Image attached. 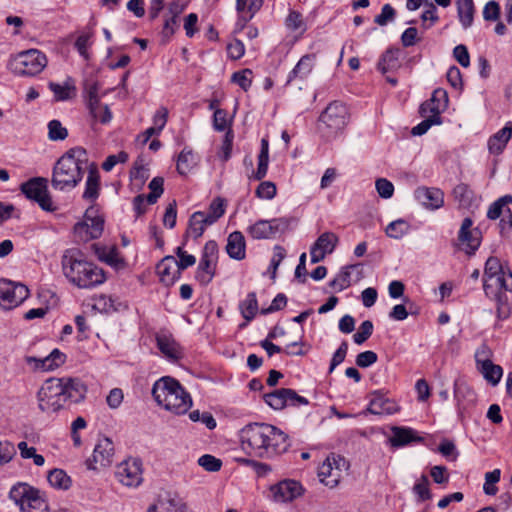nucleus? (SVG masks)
I'll list each match as a JSON object with an SVG mask.
<instances>
[{"label": "nucleus", "instance_id": "nucleus-45", "mask_svg": "<svg viewBox=\"0 0 512 512\" xmlns=\"http://www.w3.org/2000/svg\"><path fill=\"white\" fill-rule=\"evenodd\" d=\"M49 88L54 93V98L56 101H66L75 96L76 88L74 85H70L68 82H66L64 85L50 82Z\"/></svg>", "mask_w": 512, "mask_h": 512}, {"label": "nucleus", "instance_id": "nucleus-47", "mask_svg": "<svg viewBox=\"0 0 512 512\" xmlns=\"http://www.w3.org/2000/svg\"><path fill=\"white\" fill-rule=\"evenodd\" d=\"M408 231L409 224L402 219L392 221L391 223L388 224V226L385 229L387 236L394 239L402 238L404 235L408 233Z\"/></svg>", "mask_w": 512, "mask_h": 512}, {"label": "nucleus", "instance_id": "nucleus-60", "mask_svg": "<svg viewBox=\"0 0 512 512\" xmlns=\"http://www.w3.org/2000/svg\"><path fill=\"white\" fill-rule=\"evenodd\" d=\"M395 16V9L390 4H385L382 6L381 13L375 16L374 22L380 26H385L388 22L393 21Z\"/></svg>", "mask_w": 512, "mask_h": 512}, {"label": "nucleus", "instance_id": "nucleus-54", "mask_svg": "<svg viewBox=\"0 0 512 512\" xmlns=\"http://www.w3.org/2000/svg\"><path fill=\"white\" fill-rule=\"evenodd\" d=\"M373 333V323L370 320L363 321L358 331L353 335V340L356 344L361 345L367 341Z\"/></svg>", "mask_w": 512, "mask_h": 512}, {"label": "nucleus", "instance_id": "nucleus-1", "mask_svg": "<svg viewBox=\"0 0 512 512\" xmlns=\"http://www.w3.org/2000/svg\"><path fill=\"white\" fill-rule=\"evenodd\" d=\"M241 444L250 455L271 458L287 451L288 435L267 423H253L241 430Z\"/></svg>", "mask_w": 512, "mask_h": 512}, {"label": "nucleus", "instance_id": "nucleus-56", "mask_svg": "<svg viewBox=\"0 0 512 512\" xmlns=\"http://www.w3.org/2000/svg\"><path fill=\"white\" fill-rule=\"evenodd\" d=\"M198 465L208 472H217L222 467V461L213 455L205 454L199 457Z\"/></svg>", "mask_w": 512, "mask_h": 512}, {"label": "nucleus", "instance_id": "nucleus-49", "mask_svg": "<svg viewBox=\"0 0 512 512\" xmlns=\"http://www.w3.org/2000/svg\"><path fill=\"white\" fill-rule=\"evenodd\" d=\"M510 203H512V195L507 194L498 198L490 205L487 211V217L491 220L498 219L502 214L504 207Z\"/></svg>", "mask_w": 512, "mask_h": 512}, {"label": "nucleus", "instance_id": "nucleus-7", "mask_svg": "<svg viewBox=\"0 0 512 512\" xmlns=\"http://www.w3.org/2000/svg\"><path fill=\"white\" fill-rule=\"evenodd\" d=\"M46 65V55L38 49L18 53L11 63L12 71L20 76H35L42 72Z\"/></svg>", "mask_w": 512, "mask_h": 512}, {"label": "nucleus", "instance_id": "nucleus-15", "mask_svg": "<svg viewBox=\"0 0 512 512\" xmlns=\"http://www.w3.org/2000/svg\"><path fill=\"white\" fill-rule=\"evenodd\" d=\"M113 455V442L107 437L101 438L94 448L92 457L86 460L87 468L97 470V464L100 467H107L112 463Z\"/></svg>", "mask_w": 512, "mask_h": 512}, {"label": "nucleus", "instance_id": "nucleus-39", "mask_svg": "<svg viewBox=\"0 0 512 512\" xmlns=\"http://www.w3.org/2000/svg\"><path fill=\"white\" fill-rule=\"evenodd\" d=\"M225 213V200L221 197H216L210 203L208 210L203 211L204 217L207 219L208 224L213 225Z\"/></svg>", "mask_w": 512, "mask_h": 512}, {"label": "nucleus", "instance_id": "nucleus-52", "mask_svg": "<svg viewBox=\"0 0 512 512\" xmlns=\"http://www.w3.org/2000/svg\"><path fill=\"white\" fill-rule=\"evenodd\" d=\"M501 471L500 469H494L493 471L485 474V483L483 485V491L486 495L493 496L497 493L498 488L495 486L500 481Z\"/></svg>", "mask_w": 512, "mask_h": 512}, {"label": "nucleus", "instance_id": "nucleus-33", "mask_svg": "<svg viewBox=\"0 0 512 512\" xmlns=\"http://www.w3.org/2000/svg\"><path fill=\"white\" fill-rule=\"evenodd\" d=\"M401 51L399 48H388L380 57L377 68L382 74L395 70L400 67L399 55Z\"/></svg>", "mask_w": 512, "mask_h": 512}, {"label": "nucleus", "instance_id": "nucleus-42", "mask_svg": "<svg viewBox=\"0 0 512 512\" xmlns=\"http://www.w3.org/2000/svg\"><path fill=\"white\" fill-rule=\"evenodd\" d=\"M243 318L250 322L253 320L258 312V301L255 292L247 294L245 300L239 305Z\"/></svg>", "mask_w": 512, "mask_h": 512}, {"label": "nucleus", "instance_id": "nucleus-8", "mask_svg": "<svg viewBox=\"0 0 512 512\" xmlns=\"http://www.w3.org/2000/svg\"><path fill=\"white\" fill-rule=\"evenodd\" d=\"M48 180L43 177H34L20 186L26 198L35 201L44 211L52 212L56 208L47 189Z\"/></svg>", "mask_w": 512, "mask_h": 512}, {"label": "nucleus", "instance_id": "nucleus-30", "mask_svg": "<svg viewBox=\"0 0 512 512\" xmlns=\"http://www.w3.org/2000/svg\"><path fill=\"white\" fill-rule=\"evenodd\" d=\"M512 136V122H507L505 126L492 135L488 140V150L491 154L499 155L505 149Z\"/></svg>", "mask_w": 512, "mask_h": 512}, {"label": "nucleus", "instance_id": "nucleus-10", "mask_svg": "<svg viewBox=\"0 0 512 512\" xmlns=\"http://www.w3.org/2000/svg\"><path fill=\"white\" fill-rule=\"evenodd\" d=\"M507 277L509 282L506 279V274L502 269L499 259L496 257H489L484 268L483 289L486 296H489L491 294L490 291L494 290L492 284L489 283V281L494 278L496 284L499 285L501 289L512 292V273L509 272Z\"/></svg>", "mask_w": 512, "mask_h": 512}, {"label": "nucleus", "instance_id": "nucleus-38", "mask_svg": "<svg viewBox=\"0 0 512 512\" xmlns=\"http://www.w3.org/2000/svg\"><path fill=\"white\" fill-rule=\"evenodd\" d=\"M287 388L276 389L263 395L265 403L274 410H282L287 406Z\"/></svg>", "mask_w": 512, "mask_h": 512}, {"label": "nucleus", "instance_id": "nucleus-44", "mask_svg": "<svg viewBox=\"0 0 512 512\" xmlns=\"http://www.w3.org/2000/svg\"><path fill=\"white\" fill-rule=\"evenodd\" d=\"M65 361L66 355L59 349H54L48 356L42 358L41 371H52L64 364Z\"/></svg>", "mask_w": 512, "mask_h": 512}, {"label": "nucleus", "instance_id": "nucleus-13", "mask_svg": "<svg viewBox=\"0 0 512 512\" xmlns=\"http://www.w3.org/2000/svg\"><path fill=\"white\" fill-rule=\"evenodd\" d=\"M289 227L286 218H274L272 220H259L248 227L249 235L254 239H269L278 233H284Z\"/></svg>", "mask_w": 512, "mask_h": 512}, {"label": "nucleus", "instance_id": "nucleus-21", "mask_svg": "<svg viewBox=\"0 0 512 512\" xmlns=\"http://www.w3.org/2000/svg\"><path fill=\"white\" fill-rule=\"evenodd\" d=\"M484 356H486L485 347L476 351L475 360L478 369L485 380L495 386L501 380L503 369L501 366L494 364L490 359L484 358Z\"/></svg>", "mask_w": 512, "mask_h": 512}, {"label": "nucleus", "instance_id": "nucleus-6", "mask_svg": "<svg viewBox=\"0 0 512 512\" xmlns=\"http://www.w3.org/2000/svg\"><path fill=\"white\" fill-rule=\"evenodd\" d=\"M348 110L340 102L330 103L319 117V130L325 137L331 138L342 131L347 124Z\"/></svg>", "mask_w": 512, "mask_h": 512}, {"label": "nucleus", "instance_id": "nucleus-34", "mask_svg": "<svg viewBox=\"0 0 512 512\" xmlns=\"http://www.w3.org/2000/svg\"><path fill=\"white\" fill-rule=\"evenodd\" d=\"M457 14L459 21L464 29L473 24L475 7L473 0H457Z\"/></svg>", "mask_w": 512, "mask_h": 512}, {"label": "nucleus", "instance_id": "nucleus-37", "mask_svg": "<svg viewBox=\"0 0 512 512\" xmlns=\"http://www.w3.org/2000/svg\"><path fill=\"white\" fill-rule=\"evenodd\" d=\"M369 411L373 414H391L395 409L394 404L390 400L385 399L379 392H374L373 398L369 403Z\"/></svg>", "mask_w": 512, "mask_h": 512}, {"label": "nucleus", "instance_id": "nucleus-46", "mask_svg": "<svg viewBox=\"0 0 512 512\" xmlns=\"http://www.w3.org/2000/svg\"><path fill=\"white\" fill-rule=\"evenodd\" d=\"M424 119L414 126L411 130V134L414 136L424 135L433 125H439L442 123L441 116L427 114Z\"/></svg>", "mask_w": 512, "mask_h": 512}, {"label": "nucleus", "instance_id": "nucleus-53", "mask_svg": "<svg viewBox=\"0 0 512 512\" xmlns=\"http://www.w3.org/2000/svg\"><path fill=\"white\" fill-rule=\"evenodd\" d=\"M231 81L247 91L252 84V71L250 69L236 71L232 74Z\"/></svg>", "mask_w": 512, "mask_h": 512}, {"label": "nucleus", "instance_id": "nucleus-25", "mask_svg": "<svg viewBox=\"0 0 512 512\" xmlns=\"http://www.w3.org/2000/svg\"><path fill=\"white\" fill-rule=\"evenodd\" d=\"M87 170L88 175L85 182V189L82 194V198L88 202L94 203L100 195V173L98 166L94 162L88 165Z\"/></svg>", "mask_w": 512, "mask_h": 512}, {"label": "nucleus", "instance_id": "nucleus-31", "mask_svg": "<svg viewBox=\"0 0 512 512\" xmlns=\"http://www.w3.org/2000/svg\"><path fill=\"white\" fill-rule=\"evenodd\" d=\"M226 252L230 258L243 260L246 256V242L240 231H234L229 234L226 244Z\"/></svg>", "mask_w": 512, "mask_h": 512}, {"label": "nucleus", "instance_id": "nucleus-22", "mask_svg": "<svg viewBox=\"0 0 512 512\" xmlns=\"http://www.w3.org/2000/svg\"><path fill=\"white\" fill-rule=\"evenodd\" d=\"M447 104V92L444 89L437 88L433 91L431 98L420 105L419 114L421 117H426L427 114L440 116L446 109Z\"/></svg>", "mask_w": 512, "mask_h": 512}, {"label": "nucleus", "instance_id": "nucleus-12", "mask_svg": "<svg viewBox=\"0 0 512 512\" xmlns=\"http://www.w3.org/2000/svg\"><path fill=\"white\" fill-rule=\"evenodd\" d=\"M115 476L124 486H139L143 481L141 460L138 458L124 460L117 466Z\"/></svg>", "mask_w": 512, "mask_h": 512}, {"label": "nucleus", "instance_id": "nucleus-9", "mask_svg": "<svg viewBox=\"0 0 512 512\" xmlns=\"http://www.w3.org/2000/svg\"><path fill=\"white\" fill-rule=\"evenodd\" d=\"M218 259V245L214 240L205 243L200 262L196 271V279L202 284H209L215 276Z\"/></svg>", "mask_w": 512, "mask_h": 512}, {"label": "nucleus", "instance_id": "nucleus-57", "mask_svg": "<svg viewBox=\"0 0 512 512\" xmlns=\"http://www.w3.org/2000/svg\"><path fill=\"white\" fill-rule=\"evenodd\" d=\"M149 177V169L137 160L130 171V179L139 182V185H143Z\"/></svg>", "mask_w": 512, "mask_h": 512}, {"label": "nucleus", "instance_id": "nucleus-3", "mask_svg": "<svg viewBox=\"0 0 512 512\" xmlns=\"http://www.w3.org/2000/svg\"><path fill=\"white\" fill-rule=\"evenodd\" d=\"M88 154L83 147H73L66 151L55 163L51 185L55 190L65 191L76 187L82 180L84 170L89 165Z\"/></svg>", "mask_w": 512, "mask_h": 512}, {"label": "nucleus", "instance_id": "nucleus-50", "mask_svg": "<svg viewBox=\"0 0 512 512\" xmlns=\"http://www.w3.org/2000/svg\"><path fill=\"white\" fill-rule=\"evenodd\" d=\"M263 0H236V10L240 12L247 11L250 15L244 18V22L249 21L254 14L262 7Z\"/></svg>", "mask_w": 512, "mask_h": 512}, {"label": "nucleus", "instance_id": "nucleus-43", "mask_svg": "<svg viewBox=\"0 0 512 512\" xmlns=\"http://www.w3.org/2000/svg\"><path fill=\"white\" fill-rule=\"evenodd\" d=\"M454 198L459 202L461 207H470L474 200V192L465 183L458 184L453 189Z\"/></svg>", "mask_w": 512, "mask_h": 512}, {"label": "nucleus", "instance_id": "nucleus-17", "mask_svg": "<svg viewBox=\"0 0 512 512\" xmlns=\"http://www.w3.org/2000/svg\"><path fill=\"white\" fill-rule=\"evenodd\" d=\"M156 345L169 361L176 362L183 357L181 346L168 330H160L155 335Z\"/></svg>", "mask_w": 512, "mask_h": 512}, {"label": "nucleus", "instance_id": "nucleus-14", "mask_svg": "<svg viewBox=\"0 0 512 512\" xmlns=\"http://www.w3.org/2000/svg\"><path fill=\"white\" fill-rule=\"evenodd\" d=\"M345 465V459L341 456L334 454L328 456L322 465L318 468V477L320 481L330 487L334 488L338 485L341 478V466Z\"/></svg>", "mask_w": 512, "mask_h": 512}, {"label": "nucleus", "instance_id": "nucleus-36", "mask_svg": "<svg viewBox=\"0 0 512 512\" xmlns=\"http://www.w3.org/2000/svg\"><path fill=\"white\" fill-rule=\"evenodd\" d=\"M358 265H347L341 268L336 277L329 282V287L336 292H341L351 285V270Z\"/></svg>", "mask_w": 512, "mask_h": 512}, {"label": "nucleus", "instance_id": "nucleus-20", "mask_svg": "<svg viewBox=\"0 0 512 512\" xmlns=\"http://www.w3.org/2000/svg\"><path fill=\"white\" fill-rule=\"evenodd\" d=\"M159 406L176 415H182L192 406V398L180 384L176 391L167 398V401H164Z\"/></svg>", "mask_w": 512, "mask_h": 512}, {"label": "nucleus", "instance_id": "nucleus-62", "mask_svg": "<svg viewBox=\"0 0 512 512\" xmlns=\"http://www.w3.org/2000/svg\"><path fill=\"white\" fill-rule=\"evenodd\" d=\"M413 491L418 495L421 501L429 500L431 498L432 495L429 490V481L427 476L422 475L420 481L414 485Z\"/></svg>", "mask_w": 512, "mask_h": 512}, {"label": "nucleus", "instance_id": "nucleus-11", "mask_svg": "<svg viewBox=\"0 0 512 512\" xmlns=\"http://www.w3.org/2000/svg\"><path fill=\"white\" fill-rule=\"evenodd\" d=\"M29 296V289L22 283L0 280V306L5 310L20 305Z\"/></svg>", "mask_w": 512, "mask_h": 512}, {"label": "nucleus", "instance_id": "nucleus-58", "mask_svg": "<svg viewBox=\"0 0 512 512\" xmlns=\"http://www.w3.org/2000/svg\"><path fill=\"white\" fill-rule=\"evenodd\" d=\"M276 191V185L273 182L264 181L258 185L255 194L260 199L271 200L275 197Z\"/></svg>", "mask_w": 512, "mask_h": 512}, {"label": "nucleus", "instance_id": "nucleus-59", "mask_svg": "<svg viewBox=\"0 0 512 512\" xmlns=\"http://www.w3.org/2000/svg\"><path fill=\"white\" fill-rule=\"evenodd\" d=\"M93 208H89L85 212V217L87 220H90V237H93L94 239H97L101 236L103 232V226H104V220L101 217H90L89 214L92 212Z\"/></svg>", "mask_w": 512, "mask_h": 512}, {"label": "nucleus", "instance_id": "nucleus-63", "mask_svg": "<svg viewBox=\"0 0 512 512\" xmlns=\"http://www.w3.org/2000/svg\"><path fill=\"white\" fill-rule=\"evenodd\" d=\"M375 187L380 197L388 199L393 196L394 185L389 180L385 178H379L376 180Z\"/></svg>", "mask_w": 512, "mask_h": 512}, {"label": "nucleus", "instance_id": "nucleus-19", "mask_svg": "<svg viewBox=\"0 0 512 512\" xmlns=\"http://www.w3.org/2000/svg\"><path fill=\"white\" fill-rule=\"evenodd\" d=\"M270 491L276 502H290L302 495L303 487L298 481L286 479L272 485Z\"/></svg>", "mask_w": 512, "mask_h": 512}, {"label": "nucleus", "instance_id": "nucleus-28", "mask_svg": "<svg viewBox=\"0 0 512 512\" xmlns=\"http://www.w3.org/2000/svg\"><path fill=\"white\" fill-rule=\"evenodd\" d=\"M180 382L173 377L164 376L158 379L152 387V396L155 402L160 405L176 391Z\"/></svg>", "mask_w": 512, "mask_h": 512}, {"label": "nucleus", "instance_id": "nucleus-64", "mask_svg": "<svg viewBox=\"0 0 512 512\" xmlns=\"http://www.w3.org/2000/svg\"><path fill=\"white\" fill-rule=\"evenodd\" d=\"M421 19L423 20V26L425 29H429L439 20L437 8L432 2H429L427 9L423 11Z\"/></svg>", "mask_w": 512, "mask_h": 512}, {"label": "nucleus", "instance_id": "nucleus-16", "mask_svg": "<svg viewBox=\"0 0 512 512\" xmlns=\"http://www.w3.org/2000/svg\"><path fill=\"white\" fill-rule=\"evenodd\" d=\"M473 221L466 217L463 219L458 232V241L465 245L464 251L468 255L475 254L481 244V232L476 228L472 229Z\"/></svg>", "mask_w": 512, "mask_h": 512}, {"label": "nucleus", "instance_id": "nucleus-61", "mask_svg": "<svg viewBox=\"0 0 512 512\" xmlns=\"http://www.w3.org/2000/svg\"><path fill=\"white\" fill-rule=\"evenodd\" d=\"M378 360V355L374 351L367 350L359 353L356 356L355 363L360 368H368L375 364Z\"/></svg>", "mask_w": 512, "mask_h": 512}, {"label": "nucleus", "instance_id": "nucleus-4", "mask_svg": "<svg viewBox=\"0 0 512 512\" xmlns=\"http://www.w3.org/2000/svg\"><path fill=\"white\" fill-rule=\"evenodd\" d=\"M61 265L64 276L79 288H93L106 279L103 269L87 261L84 253L77 248L64 252Z\"/></svg>", "mask_w": 512, "mask_h": 512}, {"label": "nucleus", "instance_id": "nucleus-27", "mask_svg": "<svg viewBox=\"0 0 512 512\" xmlns=\"http://www.w3.org/2000/svg\"><path fill=\"white\" fill-rule=\"evenodd\" d=\"M156 269L161 282L167 286L173 285L181 275L177 267V260L174 256H165L157 264Z\"/></svg>", "mask_w": 512, "mask_h": 512}, {"label": "nucleus", "instance_id": "nucleus-5", "mask_svg": "<svg viewBox=\"0 0 512 512\" xmlns=\"http://www.w3.org/2000/svg\"><path fill=\"white\" fill-rule=\"evenodd\" d=\"M9 497L21 512H49L48 503L40 496V491L28 483L13 485Z\"/></svg>", "mask_w": 512, "mask_h": 512}, {"label": "nucleus", "instance_id": "nucleus-2", "mask_svg": "<svg viewBox=\"0 0 512 512\" xmlns=\"http://www.w3.org/2000/svg\"><path fill=\"white\" fill-rule=\"evenodd\" d=\"M87 387L79 378H50L38 391L39 408L43 412H57L67 404L84 400Z\"/></svg>", "mask_w": 512, "mask_h": 512}, {"label": "nucleus", "instance_id": "nucleus-32", "mask_svg": "<svg viewBox=\"0 0 512 512\" xmlns=\"http://www.w3.org/2000/svg\"><path fill=\"white\" fill-rule=\"evenodd\" d=\"M208 226H211V224H208L203 211H195L188 220L185 237H192L197 240L203 235Z\"/></svg>", "mask_w": 512, "mask_h": 512}, {"label": "nucleus", "instance_id": "nucleus-35", "mask_svg": "<svg viewBox=\"0 0 512 512\" xmlns=\"http://www.w3.org/2000/svg\"><path fill=\"white\" fill-rule=\"evenodd\" d=\"M491 294L488 296L493 299L496 303V316L498 320H506L509 318L511 310L508 304V297L506 291L500 288V290L490 291Z\"/></svg>", "mask_w": 512, "mask_h": 512}, {"label": "nucleus", "instance_id": "nucleus-23", "mask_svg": "<svg viewBox=\"0 0 512 512\" xmlns=\"http://www.w3.org/2000/svg\"><path fill=\"white\" fill-rule=\"evenodd\" d=\"M414 197L422 206L431 210L439 209L444 204V193L435 187H418Z\"/></svg>", "mask_w": 512, "mask_h": 512}, {"label": "nucleus", "instance_id": "nucleus-48", "mask_svg": "<svg viewBox=\"0 0 512 512\" xmlns=\"http://www.w3.org/2000/svg\"><path fill=\"white\" fill-rule=\"evenodd\" d=\"M164 179L162 177H154L148 187L151 192L146 195L147 203L150 205L155 204L164 192Z\"/></svg>", "mask_w": 512, "mask_h": 512}, {"label": "nucleus", "instance_id": "nucleus-40", "mask_svg": "<svg viewBox=\"0 0 512 512\" xmlns=\"http://www.w3.org/2000/svg\"><path fill=\"white\" fill-rule=\"evenodd\" d=\"M196 156L193 151L185 147L179 154L177 159V172L180 175H186L195 165Z\"/></svg>", "mask_w": 512, "mask_h": 512}, {"label": "nucleus", "instance_id": "nucleus-29", "mask_svg": "<svg viewBox=\"0 0 512 512\" xmlns=\"http://www.w3.org/2000/svg\"><path fill=\"white\" fill-rule=\"evenodd\" d=\"M392 436L389 442L392 447L400 448L409 445L412 442H422L423 438L410 427L393 426L391 428Z\"/></svg>", "mask_w": 512, "mask_h": 512}, {"label": "nucleus", "instance_id": "nucleus-55", "mask_svg": "<svg viewBox=\"0 0 512 512\" xmlns=\"http://www.w3.org/2000/svg\"><path fill=\"white\" fill-rule=\"evenodd\" d=\"M189 418L193 422H202L209 430H213L217 426L216 420L210 412L200 413L199 410H194L189 413Z\"/></svg>", "mask_w": 512, "mask_h": 512}, {"label": "nucleus", "instance_id": "nucleus-24", "mask_svg": "<svg viewBox=\"0 0 512 512\" xmlns=\"http://www.w3.org/2000/svg\"><path fill=\"white\" fill-rule=\"evenodd\" d=\"M316 60L317 55L315 53H308L303 55L296 63L294 68L289 72L286 85H289L296 80L305 81L312 73L316 64Z\"/></svg>", "mask_w": 512, "mask_h": 512}, {"label": "nucleus", "instance_id": "nucleus-41", "mask_svg": "<svg viewBox=\"0 0 512 512\" xmlns=\"http://www.w3.org/2000/svg\"><path fill=\"white\" fill-rule=\"evenodd\" d=\"M50 485L57 489L67 490L71 487L72 480L62 469H52L47 475Z\"/></svg>", "mask_w": 512, "mask_h": 512}, {"label": "nucleus", "instance_id": "nucleus-26", "mask_svg": "<svg viewBox=\"0 0 512 512\" xmlns=\"http://www.w3.org/2000/svg\"><path fill=\"white\" fill-rule=\"evenodd\" d=\"M100 85L94 79H87L83 84V97L85 99L86 107L92 118L97 119L98 110L100 108V97L98 95Z\"/></svg>", "mask_w": 512, "mask_h": 512}, {"label": "nucleus", "instance_id": "nucleus-18", "mask_svg": "<svg viewBox=\"0 0 512 512\" xmlns=\"http://www.w3.org/2000/svg\"><path fill=\"white\" fill-rule=\"evenodd\" d=\"M339 238L333 232L322 233L310 248L312 263L324 260L327 254H331L338 244Z\"/></svg>", "mask_w": 512, "mask_h": 512}, {"label": "nucleus", "instance_id": "nucleus-51", "mask_svg": "<svg viewBox=\"0 0 512 512\" xmlns=\"http://www.w3.org/2000/svg\"><path fill=\"white\" fill-rule=\"evenodd\" d=\"M68 137V130L62 126L59 120H51L48 123V138L51 141H63Z\"/></svg>", "mask_w": 512, "mask_h": 512}]
</instances>
